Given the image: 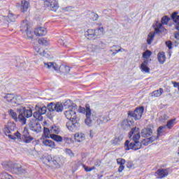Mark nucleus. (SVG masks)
Instances as JSON below:
<instances>
[{"label":"nucleus","mask_w":179,"mask_h":179,"mask_svg":"<svg viewBox=\"0 0 179 179\" xmlns=\"http://www.w3.org/2000/svg\"><path fill=\"white\" fill-rule=\"evenodd\" d=\"M30 8V0H21L22 12H27Z\"/></svg>","instance_id":"nucleus-20"},{"label":"nucleus","mask_w":179,"mask_h":179,"mask_svg":"<svg viewBox=\"0 0 179 179\" xmlns=\"http://www.w3.org/2000/svg\"><path fill=\"white\" fill-rule=\"evenodd\" d=\"M100 121H101L102 122H107V121H108V119L107 118H104V116H102L99 118Z\"/></svg>","instance_id":"nucleus-52"},{"label":"nucleus","mask_w":179,"mask_h":179,"mask_svg":"<svg viewBox=\"0 0 179 179\" xmlns=\"http://www.w3.org/2000/svg\"><path fill=\"white\" fill-rule=\"evenodd\" d=\"M169 176V171L167 169H158L155 173V176L157 178H164V177H167Z\"/></svg>","instance_id":"nucleus-18"},{"label":"nucleus","mask_w":179,"mask_h":179,"mask_svg":"<svg viewBox=\"0 0 179 179\" xmlns=\"http://www.w3.org/2000/svg\"><path fill=\"white\" fill-rule=\"evenodd\" d=\"M50 138L51 139H53V141H55L56 142H62L63 141L62 137L57 134L50 135Z\"/></svg>","instance_id":"nucleus-31"},{"label":"nucleus","mask_w":179,"mask_h":179,"mask_svg":"<svg viewBox=\"0 0 179 179\" xmlns=\"http://www.w3.org/2000/svg\"><path fill=\"white\" fill-rule=\"evenodd\" d=\"M16 131V124L13 122H8L7 125H5L3 128V132L8 138L12 139L13 141H17L18 142L22 141V134L19 131Z\"/></svg>","instance_id":"nucleus-2"},{"label":"nucleus","mask_w":179,"mask_h":179,"mask_svg":"<svg viewBox=\"0 0 179 179\" xmlns=\"http://www.w3.org/2000/svg\"><path fill=\"white\" fill-rule=\"evenodd\" d=\"M122 51H125V49L120 48L116 52H122Z\"/></svg>","instance_id":"nucleus-55"},{"label":"nucleus","mask_w":179,"mask_h":179,"mask_svg":"<svg viewBox=\"0 0 179 179\" xmlns=\"http://www.w3.org/2000/svg\"><path fill=\"white\" fill-rule=\"evenodd\" d=\"M74 140L78 143H82V142L86 141V135L83 133H76L74 135Z\"/></svg>","instance_id":"nucleus-19"},{"label":"nucleus","mask_w":179,"mask_h":179,"mask_svg":"<svg viewBox=\"0 0 179 179\" xmlns=\"http://www.w3.org/2000/svg\"><path fill=\"white\" fill-rule=\"evenodd\" d=\"M45 5H47L50 10H52L53 12H57L58 8H59V5H58V1H57V0H52L50 3V1L46 2L45 3Z\"/></svg>","instance_id":"nucleus-16"},{"label":"nucleus","mask_w":179,"mask_h":179,"mask_svg":"<svg viewBox=\"0 0 179 179\" xmlns=\"http://www.w3.org/2000/svg\"><path fill=\"white\" fill-rule=\"evenodd\" d=\"M151 56H152V52L150 50H146L143 53V58H145V59H149Z\"/></svg>","instance_id":"nucleus-38"},{"label":"nucleus","mask_w":179,"mask_h":179,"mask_svg":"<svg viewBox=\"0 0 179 179\" xmlns=\"http://www.w3.org/2000/svg\"><path fill=\"white\" fill-rule=\"evenodd\" d=\"M65 153L69 156V157H75V153H73V152H72V150L69 149V148H66L65 150Z\"/></svg>","instance_id":"nucleus-41"},{"label":"nucleus","mask_w":179,"mask_h":179,"mask_svg":"<svg viewBox=\"0 0 179 179\" xmlns=\"http://www.w3.org/2000/svg\"><path fill=\"white\" fill-rule=\"evenodd\" d=\"M45 160L52 166V167H55L56 169H58L59 167V162L61 160L59 159V157H52V155H48L45 157Z\"/></svg>","instance_id":"nucleus-12"},{"label":"nucleus","mask_w":179,"mask_h":179,"mask_svg":"<svg viewBox=\"0 0 179 179\" xmlns=\"http://www.w3.org/2000/svg\"><path fill=\"white\" fill-rule=\"evenodd\" d=\"M175 38H176V40H179V33L176 32L175 34Z\"/></svg>","instance_id":"nucleus-54"},{"label":"nucleus","mask_w":179,"mask_h":179,"mask_svg":"<svg viewBox=\"0 0 179 179\" xmlns=\"http://www.w3.org/2000/svg\"><path fill=\"white\" fill-rule=\"evenodd\" d=\"M78 111L82 114H85V124L87 127H92V120L90 119V117H92V110L89 105H86L85 108L80 107Z\"/></svg>","instance_id":"nucleus-6"},{"label":"nucleus","mask_w":179,"mask_h":179,"mask_svg":"<svg viewBox=\"0 0 179 179\" xmlns=\"http://www.w3.org/2000/svg\"><path fill=\"white\" fill-rule=\"evenodd\" d=\"M78 106L76 104H73L69 110H66L64 113L67 120L69 121H76L77 115H76V109Z\"/></svg>","instance_id":"nucleus-8"},{"label":"nucleus","mask_w":179,"mask_h":179,"mask_svg":"<svg viewBox=\"0 0 179 179\" xmlns=\"http://www.w3.org/2000/svg\"><path fill=\"white\" fill-rule=\"evenodd\" d=\"M130 141H126L124 143V150H139L143 146H148L150 143H153L157 139L156 136H152L150 138H144L141 142L139 141L141 139V132L139 131V128L134 127L131 129L130 133L129 134Z\"/></svg>","instance_id":"nucleus-1"},{"label":"nucleus","mask_w":179,"mask_h":179,"mask_svg":"<svg viewBox=\"0 0 179 179\" xmlns=\"http://www.w3.org/2000/svg\"><path fill=\"white\" fill-rule=\"evenodd\" d=\"M117 164H119L120 166H124V165L125 164V163H126V161H125V159H124L118 158V159H117Z\"/></svg>","instance_id":"nucleus-45"},{"label":"nucleus","mask_w":179,"mask_h":179,"mask_svg":"<svg viewBox=\"0 0 179 179\" xmlns=\"http://www.w3.org/2000/svg\"><path fill=\"white\" fill-rule=\"evenodd\" d=\"M42 143L44 145V146H46V148H50V149H54V148H55V143L48 138H43Z\"/></svg>","instance_id":"nucleus-21"},{"label":"nucleus","mask_w":179,"mask_h":179,"mask_svg":"<svg viewBox=\"0 0 179 179\" xmlns=\"http://www.w3.org/2000/svg\"><path fill=\"white\" fill-rule=\"evenodd\" d=\"M92 131H90V138H92L93 137V134H92Z\"/></svg>","instance_id":"nucleus-58"},{"label":"nucleus","mask_w":179,"mask_h":179,"mask_svg":"<svg viewBox=\"0 0 179 179\" xmlns=\"http://www.w3.org/2000/svg\"><path fill=\"white\" fill-rule=\"evenodd\" d=\"M38 44H42V45H48V41L44 38H41L38 41Z\"/></svg>","instance_id":"nucleus-43"},{"label":"nucleus","mask_w":179,"mask_h":179,"mask_svg":"<svg viewBox=\"0 0 179 179\" xmlns=\"http://www.w3.org/2000/svg\"><path fill=\"white\" fill-rule=\"evenodd\" d=\"M83 167L87 172H90V171H93V170H96V167L94 166H92L90 168V167L86 166L85 165H83Z\"/></svg>","instance_id":"nucleus-44"},{"label":"nucleus","mask_w":179,"mask_h":179,"mask_svg":"<svg viewBox=\"0 0 179 179\" xmlns=\"http://www.w3.org/2000/svg\"><path fill=\"white\" fill-rule=\"evenodd\" d=\"M37 52H40V49L36 50Z\"/></svg>","instance_id":"nucleus-61"},{"label":"nucleus","mask_w":179,"mask_h":179,"mask_svg":"<svg viewBox=\"0 0 179 179\" xmlns=\"http://www.w3.org/2000/svg\"><path fill=\"white\" fill-rule=\"evenodd\" d=\"M141 71L145 72V73H149L150 72V69L148 67V61H145L141 65Z\"/></svg>","instance_id":"nucleus-26"},{"label":"nucleus","mask_w":179,"mask_h":179,"mask_svg":"<svg viewBox=\"0 0 179 179\" xmlns=\"http://www.w3.org/2000/svg\"><path fill=\"white\" fill-rule=\"evenodd\" d=\"M173 86L175 87H179V83H173Z\"/></svg>","instance_id":"nucleus-56"},{"label":"nucleus","mask_w":179,"mask_h":179,"mask_svg":"<svg viewBox=\"0 0 179 179\" xmlns=\"http://www.w3.org/2000/svg\"><path fill=\"white\" fill-rule=\"evenodd\" d=\"M63 141L66 142V143H71L72 142V138H68V137H64Z\"/></svg>","instance_id":"nucleus-48"},{"label":"nucleus","mask_w":179,"mask_h":179,"mask_svg":"<svg viewBox=\"0 0 179 179\" xmlns=\"http://www.w3.org/2000/svg\"><path fill=\"white\" fill-rule=\"evenodd\" d=\"M66 127L69 129V131H76L78 129V127H79V123L76 122V120H69L66 124Z\"/></svg>","instance_id":"nucleus-15"},{"label":"nucleus","mask_w":179,"mask_h":179,"mask_svg":"<svg viewBox=\"0 0 179 179\" xmlns=\"http://www.w3.org/2000/svg\"><path fill=\"white\" fill-rule=\"evenodd\" d=\"M0 134H1V131H0Z\"/></svg>","instance_id":"nucleus-62"},{"label":"nucleus","mask_w":179,"mask_h":179,"mask_svg":"<svg viewBox=\"0 0 179 179\" xmlns=\"http://www.w3.org/2000/svg\"><path fill=\"white\" fill-rule=\"evenodd\" d=\"M29 127L31 129V131H33L34 132H36V134H38L43 131L41 129V124L40 123L36 122V121H30L29 123Z\"/></svg>","instance_id":"nucleus-14"},{"label":"nucleus","mask_w":179,"mask_h":179,"mask_svg":"<svg viewBox=\"0 0 179 179\" xmlns=\"http://www.w3.org/2000/svg\"><path fill=\"white\" fill-rule=\"evenodd\" d=\"M124 169H125V166L120 165L119 169H118L119 173H122V171H124Z\"/></svg>","instance_id":"nucleus-51"},{"label":"nucleus","mask_w":179,"mask_h":179,"mask_svg":"<svg viewBox=\"0 0 179 179\" xmlns=\"http://www.w3.org/2000/svg\"><path fill=\"white\" fill-rule=\"evenodd\" d=\"M33 115V110L31 108H22L20 109V115H18V120L23 124H26V118H30Z\"/></svg>","instance_id":"nucleus-3"},{"label":"nucleus","mask_w":179,"mask_h":179,"mask_svg":"<svg viewBox=\"0 0 179 179\" xmlns=\"http://www.w3.org/2000/svg\"><path fill=\"white\" fill-rule=\"evenodd\" d=\"M9 115H10V117H12L15 121H17V120H19V117H17V114L16 112L13 111V110H9Z\"/></svg>","instance_id":"nucleus-37"},{"label":"nucleus","mask_w":179,"mask_h":179,"mask_svg":"<svg viewBox=\"0 0 179 179\" xmlns=\"http://www.w3.org/2000/svg\"><path fill=\"white\" fill-rule=\"evenodd\" d=\"M7 176L8 177V179H13L12 176L7 174Z\"/></svg>","instance_id":"nucleus-60"},{"label":"nucleus","mask_w":179,"mask_h":179,"mask_svg":"<svg viewBox=\"0 0 179 179\" xmlns=\"http://www.w3.org/2000/svg\"><path fill=\"white\" fill-rule=\"evenodd\" d=\"M144 110L145 109L141 106L137 108L134 112L129 113V115H130V117H133L134 120H141V118H142Z\"/></svg>","instance_id":"nucleus-13"},{"label":"nucleus","mask_w":179,"mask_h":179,"mask_svg":"<svg viewBox=\"0 0 179 179\" xmlns=\"http://www.w3.org/2000/svg\"><path fill=\"white\" fill-rule=\"evenodd\" d=\"M48 110L50 112L55 111V103H50L48 105Z\"/></svg>","instance_id":"nucleus-42"},{"label":"nucleus","mask_w":179,"mask_h":179,"mask_svg":"<svg viewBox=\"0 0 179 179\" xmlns=\"http://www.w3.org/2000/svg\"><path fill=\"white\" fill-rule=\"evenodd\" d=\"M157 59L159 64L163 65L166 62V54L164 52H159L157 55Z\"/></svg>","instance_id":"nucleus-24"},{"label":"nucleus","mask_w":179,"mask_h":179,"mask_svg":"<svg viewBox=\"0 0 179 179\" xmlns=\"http://www.w3.org/2000/svg\"><path fill=\"white\" fill-rule=\"evenodd\" d=\"M169 21L170 17H169V16L167 15H165L162 17L161 20V23L157 22L155 24H153L155 33H163V31H166V29L164 27H163V24H167Z\"/></svg>","instance_id":"nucleus-5"},{"label":"nucleus","mask_w":179,"mask_h":179,"mask_svg":"<svg viewBox=\"0 0 179 179\" xmlns=\"http://www.w3.org/2000/svg\"><path fill=\"white\" fill-rule=\"evenodd\" d=\"M23 138H26L27 136H30L29 135V131L27 130V128H24L23 131V134H22Z\"/></svg>","instance_id":"nucleus-47"},{"label":"nucleus","mask_w":179,"mask_h":179,"mask_svg":"<svg viewBox=\"0 0 179 179\" xmlns=\"http://www.w3.org/2000/svg\"><path fill=\"white\" fill-rule=\"evenodd\" d=\"M131 125H132V121L129 120H124L121 124V127L123 129H129Z\"/></svg>","instance_id":"nucleus-25"},{"label":"nucleus","mask_w":179,"mask_h":179,"mask_svg":"<svg viewBox=\"0 0 179 179\" xmlns=\"http://www.w3.org/2000/svg\"><path fill=\"white\" fill-rule=\"evenodd\" d=\"M163 88H159L158 90H155L152 92V97H160L162 94H163Z\"/></svg>","instance_id":"nucleus-28"},{"label":"nucleus","mask_w":179,"mask_h":179,"mask_svg":"<svg viewBox=\"0 0 179 179\" xmlns=\"http://www.w3.org/2000/svg\"><path fill=\"white\" fill-rule=\"evenodd\" d=\"M171 18L173 20V21L174 22V23H176V24H179V15H178L177 13H173L171 15Z\"/></svg>","instance_id":"nucleus-34"},{"label":"nucleus","mask_w":179,"mask_h":179,"mask_svg":"<svg viewBox=\"0 0 179 179\" xmlns=\"http://www.w3.org/2000/svg\"><path fill=\"white\" fill-rule=\"evenodd\" d=\"M51 135H52L51 133V129L47 127H44L43 135L42 136V138H51Z\"/></svg>","instance_id":"nucleus-27"},{"label":"nucleus","mask_w":179,"mask_h":179,"mask_svg":"<svg viewBox=\"0 0 179 179\" xmlns=\"http://www.w3.org/2000/svg\"><path fill=\"white\" fill-rule=\"evenodd\" d=\"M1 97H3L4 100H6V101H8V103L13 102L15 104H19V101L20 100V96H15L13 94H3Z\"/></svg>","instance_id":"nucleus-11"},{"label":"nucleus","mask_w":179,"mask_h":179,"mask_svg":"<svg viewBox=\"0 0 179 179\" xmlns=\"http://www.w3.org/2000/svg\"><path fill=\"white\" fill-rule=\"evenodd\" d=\"M34 33L36 36L41 37L42 36H45V34H47V29L44 27H39L35 29Z\"/></svg>","instance_id":"nucleus-22"},{"label":"nucleus","mask_w":179,"mask_h":179,"mask_svg":"<svg viewBox=\"0 0 179 179\" xmlns=\"http://www.w3.org/2000/svg\"><path fill=\"white\" fill-rule=\"evenodd\" d=\"M4 20H7V22H15L16 20V15L13 13H9L7 17H3Z\"/></svg>","instance_id":"nucleus-29"},{"label":"nucleus","mask_w":179,"mask_h":179,"mask_svg":"<svg viewBox=\"0 0 179 179\" xmlns=\"http://www.w3.org/2000/svg\"><path fill=\"white\" fill-rule=\"evenodd\" d=\"M47 113V107L36 106V112L33 113V117L38 121H43V115Z\"/></svg>","instance_id":"nucleus-9"},{"label":"nucleus","mask_w":179,"mask_h":179,"mask_svg":"<svg viewBox=\"0 0 179 179\" xmlns=\"http://www.w3.org/2000/svg\"><path fill=\"white\" fill-rule=\"evenodd\" d=\"M20 27L21 31H22V33H26L27 38L29 40L33 39V32L31 31V28L29 26L28 21H24Z\"/></svg>","instance_id":"nucleus-10"},{"label":"nucleus","mask_w":179,"mask_h":179,"mask_svg":"<svg viewBox=\"0 0 179 179\" xmlns=\"http://www.w3.org/2000/svg\"><path fill=\"white\" fill-rule=\"evenodd\" d=\"M175 124H176V119L170 120L169 121L167 122L166 128L168 127V129H171V128L174 127Z\"/></svg>","instance_id":"nucleus-32"},{"label":"nucleus","mask_w":179,"mask_h":179,"mask_svg":"<svg viewBox=\"0 0 179 179\" xmlns=\"http://www.w3.org/2000/svg\"><path fill=\"white\" fill-rule=\"evenodd\" d=\"M50 132L52 135H53L52 134H56L57 135H58V134H59L60 132L59 127L55 125L52 126L50 128Z\"/></svg>","instance_id":"nucleus-33"},{"label":"nucleus","mask_w":179,"mask_h":179,"mask_svg":"<svg viewBox=\"0 0 179 179\" xmlns=\"http://www.w3.org/2000/svg\"><path fill=\"white\" fill-rule=\"evenodd\" d=\"M3 166L6 170L11 171V173H15V174H22L26 171L22 169V166L19 164H3Z\"/></svg>","instance_id":"nucleus-4"},{"label":"nucleus","mask_w":179,"mask_h":179,"mask_svg":"<svg viewBox=\"0 0 179 179\" xmlns=\"http://www.w3.org/2000/svg\"><path fill=\"white\" fill-rule=\"evenodd\" d=\"M104 31V29L103 27L98 28L96 29H89L86 34L85 36L88 40H94V38L99 37V36H101L103 34V31Z\"/></svg>","instance_id":"nucleus-7"},{"label":"nucleus","mask_w":179,"mask_h":179,"mask_svg":"<svg viewBox=\"0 0 179 179\" xmlns=\"http://www.w3.org/2000/svg\"><path fill=\"white\" fill-rule=\"evenodd\" d=\"M164 129H166V126H162L158 128L157 137H156L157 139L159 138V136H160L162 135V134H163V132H164Z\"/></svg>","instance_id":"nucleus-39"},{"label":"nucleus","mask_w":179,"mask_h":179,"mask_svg":"<svg viewBox=\"0 0 179 179\" xmlns=\"http://www.w3.org/2000/svg\"><path fill=\"white\" fill-rule=\"evenodd\" d=\"M118 48H120V46L118 45H113L110 48V52H113V55H115L116 54H117L118 52H117V51H118Z\"/></svg>","instance_id":"nucleus-40"},{"label":"nucleus","mask_w":179,"mask_h":179,"mask_svg":"<svg viewBox=\"0 0 179 179\" xmlns=\"http://www.w3.org/2000/svg\"><path fill=\"white\" fill-rule=\"evenodd\" d=\"M55 110L57 111V113H61L64 110V106L62 103L58 102L55 104Z\"/></svg>","instance_id":"nucleus-30"},{"label":"nucleus","mask_w":179,"mask_h":179,"mask_svg":"<svg viewBox=\"0 0 179 179\" xmlns=\"http://www.w3.org/2000/svg\"><path fill=\"white\" fill-rule=\"evenodd\" d=\"M166 46L168 47V48H169V50H171V48H172L171 45H173V43H171V41H167L166 42Z\"/></svg>","instance_id":"nucleus-49"},{"label":"nucleus","mask_w":179,"mask_h":179,"mask_svg":"<svg viewBox=\"0 0 179 179\" xmlns=\"http://www.w3.org/2000/svg\"><path fill=\"white\" fill-rule=\"evenodd\" d=\"M122 139H124L122 136L115 137V139L112 141V143L113 145H120V143L121 142V141H122Z\"/></svg>","instance_id":"nucleus-35"},{"label":"nucleus","mask_w":179,"mask_h":179,"mask_svg":"<svg viewBox=\"0 0 179 179\" xmlns=\"http://www.w3.org/2000/svg\"><path fill=\"white\" fill-rule=\"evenodd\" d=\"M175 29L179 31V24H178L176 26Z\"/></svg>","instance_id":"nucleus-57"},{"label":"nucleus","mask_w":179,"mask_h":179,"mask_svg":"<svg viewBox=\"0 0 179 179\" xmlns=\"http://www.w3.org/2000/svg\"><path fill=\"white\" fill-rule=\"evenodd\" d=\"M31 141H33V137H31L30 136L24 137V142H25V143H30V142H31Z\"/></svg>","instance_id":"nucleus-46"},{"label":"nucleus","mask_w":179,"mask_h":179,"mask_svg":"<svg viewBox=\"0 0 179 179\" xmlns=\"http://www.w3.org/2000/svg\"><path fill=\"white\" fill-rule=\"evenodd\" d=\"M155 38V32H150L147 38V43L148 44H152V41H153V39Z\"/></svg>","instance_id":"nucleus-36"},{"label":"nucleus","mask_w":179,"mask_h":179,"mask_svg":"<svg viewBox=\"0 0 179 179\" xmlns=\"http://www.w3.org/2000/svg\"><path fill=\"white\" fill-rule=\"evenodd\" d=\"M72 9H73V7L68 6V7L63 8V10H64V12H71V10H72Z\"/></svg>","instance_id":"nucleus-50"},{"label":"nucleus","mask_w":179,"mask_h":179,"mask_svg":"<svg viewBox=\"0 0 179 179\" xmlns=\"http://www.w3.org/2000/svg\"><path fill=\"white\" fill-rule=\"evenodd\" d=\"M153 131L152 130V129L147 127L145 129H143V130L141 131V136L143 138H148V136H150V135H152Z\"/></svg>","instance_id":"nucleus-23"},{"label":"nucleus","mask_w":179,"mask_h":179,"mask_svg":"<svg viewBox=\"0 0 179 179\" xmlns=\"http://www.w3.org/2000/svg\"><path fill=\"white\" fill-rule=\"evenodd\" d=\"M64 69L66 71V73H69L71 71V68L68 66H64Z\"/></svg>","instance_id":"nucleus-53"},{"label":"nucleus","mask_w":179,"mask_h":179,"mask_svg":"<svg viewBox=\"0 0 179 179\" xmlns=\"http://www.w3.org/2000/svg\"><path fill=\"white\" fill-rule=\"evenodd\" d=\"M100 162H98L96 164H95V166H97L98 167L100 166Z\"/></svg>","instance_id":"nucleus-59"},{"label":"nucleus","mask_w":179,"mask_h":179,"mask_svg":"<svg viewBox=\"0 0 179 179\" xmlns=\"http://www.w3.org/2000/svg\"><path fill=\"white\" fill-rule=\"evenodd\" d=\"M44 67L50 71H59V66L55 62H44Z\"/></svg>","instance_id":"nucleus-17"}]
</instances>
